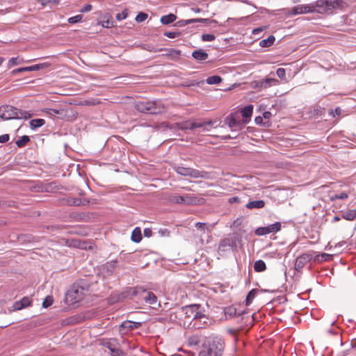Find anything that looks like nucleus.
I'll list each match as a JSON object with an SVG mask.
<instances>
[{"label": "nucleus", "instance_id": "f257e3e1", "mask_svg": "<svg viewBox=\"0 0 356 356\" xmlns=\"http://www.w3.org/2000/svg\"><path fill=\"white\" fill-rule=\"evenodd\" d=\"M225 350L224 341L218 337H209L204 341L199 356H222Z\"/></svg>", "mask_w": 356, "mask_h": 356}, {"label": "nucleus", "instance_id": "f03ea898", "mask_svg": "<svg viewBox=\"0 0 356 356\" xmlns=\"http://www.w3.org/2000/svg\"><path fill=\"white\" fill-rule=\"evenodd\" d=\"M123 298H133L138 297L140 300H144L146 303L149 305H155L157 301V298L152 291H149L141 286L130 287L123 291Z\"/></svg>", "mask_w": 356, "mask_h": 356}, {"label": "nucleus", "instance_id": "7ed1b4c3", "mask_svg": "<svg viewBox=\"0 0 356 356\" xmlns=\"http://www.w3.org/2000/svg\"><path fill=\"white\" fill-rule=\"evenodd\" d=\"M135 108L140 113L159 115L165 111V107L161 100H143L135 104Z\"/></svg>", "mask_w": 356, "mask_h": 356}, {"label": "nucleus", "instance_id": "20e7f679", "mask_svg": "<svg viewBox=\"0 0 356 356\" xmlns=\"http://www.w3.org/2000/svg\"><path fill=\"white\" fill-rule=\"evenodd\" d=\"M31 117V115L26 111H22L10 105H3L0 106V118L2 120H7L11 119H24L27 120Z\"/></svg>", "mask_w": 356, "mask_h": 356}, {"label": "nucleus", "instance_id": "39448f33", "mask_svg": "<svg viewBox=\"0 0 356 356\" xmlns=\"http://www.w3.org/2000/svg\"><path fill=\"white\" fill-rule=\"evenodd\" d=\"M44 112L51 117H57L58 119L73 121L78 115V113L72 107H67L59 109L46 108Z\"/></svg>", "mask_w": 356, "mask_h": 356}, {"label": "nucleus", "instance_id": "423d86ee", "mask_svg": "<svg viewBox=\"0 0 356 356\" xmlns=\"http://www.w3.org/2000/svg\"><path fill=\"white\" fill-rule=\"evenodd\" d=\"M342 3L341 0H317L311 6L313 7L314 13L316 12L320 14L332 13V11L338 8Z\"/></svg>", "mask_w": 356, "mask_h": 356}, {"label": "nucleus", "instance_id": "0eeeda50", "mask_svg": "<svg viewBox=\"0 0 356 356\" xmlns=\"http://www.w3.org/2000/svg\"><path fill=\"white\" fill-rule=\"evenodd\" d=\"M200 305L193 304L181 308L179 314L181 316L184 323H188L192 326L193 321L200 312Z\"/></svg>", "mask_w": 356, "mask_h": 356}, {"label": "nucleus", "instance_id": "6e6552de", "mask_svg": "<svg viewBox=\"0 0 356 356\" xmlns=\"http://www.w3.org/2000/svg\"><path fill=\"white\" fill-rule=\"evenodd\" d=\"M85 288L79 284H74L65 295V301L68 305H74L80 302L84 297Z\"/></svg>", "mask_w": 356, "mask_h": 356}, {"label": "nucleus", "instance_id": "1a4fd4ad", "mask_svg": "<svg viewBox=\"0 0 356 356\" xmlns=\"http://www.w3.org/2000/svg\"><path fill=\"white\" fill-rule=\"evenodd\" d=\"M240 241L241 236L239 234L237 233H232L220 241L218 250L220 252H225L228 249L235 250H236L237 245Z\"/></svg>", "mask_w": 356, "mask_h": 356}, {"label": "nucleus", "instance_id": "9d476101", "mask_svg": "<svg viewBox=\"0 0 356 356\" xmlns=\"http://www.w3.org/2000/svg\"><path fill=\"white\" fill-rule=\"evenodd\" d=\"M175 170L179 175L183 176H188L192 178L207 179L209 177V172L206 171H200L191 168H186L183 166H175Z\"/></svg>", "mask_w": 356, "mask_h": 356}, {"label": "nucleus", "instance_id": "9b49d317", "mask_svg": "<svg viewBox=\"0 0 356 356\" xmlns=\"http://www.w3.org/2000/svg\"><path fill=\"white\" fill-rule=\"evenodd\" d=\"M213 323V320L208 316H206L202 312L200 311L197 316L195 318L192 327L194 329H204L209 327Z\"/></svg>", "mask_w": 356, "mask_h": 356}, {"label": "nucleus", "instance_id": "f8f14e48", "mask_svg": "<svg viewBox=\"0 0 356 356\" xmlns=\"http://www.w3.org/2000/svg\"><path fill=\"white\" fill-rule=\"evenodd\" d=\"M213 124V122L212 120L205 121L202 122H190L186 121L184 122L179 125V129L181 130H186L190 129L193 130L195 128H204V130H208L206 129V126L212 127Z\"/></svg>", "mask_w": 356, "mask_h": 356}, {"label": "nucleus", "instance_id": "ddd939ff", "mask_svg": "<svg viewBox=\"0 0 356 356\" xmlns=\"http://www.w3.org/2000/svg\"><path fill=\"white\" fill-rule=\"evenodd\" d=\"M169 200L172 203L188 205L196 204L197 198L188 194L185 195H173L170 196Z\"/></svg>", "mask_w": 356, "mask_h": 356}, {"label": "nucleus", "instance_id": "4468645a", "mask_svg": "<svg viewBox=\"0 0 356 356\" xmlns=\"http://www.w3.org/2000/svg\"><path fill=\"white\" fill-rule=\"evenodd\" d=\"M312 255L309 253H305L299 256L295 262L296 270L300 272L302 268L312 260Z\"/></svg>", "mask_w": 356, "mask_h": 356}, {"label": "nucleus", "instance_id": "2eb2a0df", "mask_svg": "<svg viewBox=\"0 0 356 356\" xmlns=\"http://www.w3.org/2000/svg\"><path fill=\"white\" fill-rule=\"evenodd\" d=\"M313 7L311 4L307 5H298L293 8H292L289 11V14L291 15H296L298 14H305L309 13H314V10H312Z\"/></svg>", "mask_w": 356, "mask_h": 356}, {"label": "nucleus", "instance_id": "dca6fc26", "mask_svg": "<svg viewBox=\"0 0 356 356\" xmlns=\"http://www.w3.org/2000/svg\"><path fill=\"white\" fill-rule=\"evenodd\" d=\"M49 66V64L47 63H41V64H37L29 67H19L17 69H15L11 72L12 74H16L21 72H31V71H36L42 70L46 67Z\"/></svg>", "mask_w": 356, "mask_h": 356}, {"label": "nucleus", "instance_id": "f3484780", "mask_svg": "<svg viewBox=\"0 0 356 356\" xmlns=\"http://www.w3.org/2000/svg\"><path fill=\"white\" fill-rule=\"evenodd\" d=\"M225 122L232 131L241 129L243 126V123L239 120H236L232 114L225 119Z\"/></svg>", "mask_w": 356, "mask_h": 356}, {"label": "nucleus", "instance_id": "a211bd4d", "mask_svg": "<svg viewBox=\"0 0 356 356\" xmlns=\"http://www.w3.org/2000/svg\"><path fill=\"white\" fill-rule=\"evenodd\" d=\"M142 325V323L140 322H134L131 321H126L123 322L120 327V332H122L123 330H126V332L131 331L137 328H139Z\"/></svg>", "mask_w": 356, "mask_h": 356}, {"label": "nucleus", "instance_id": "6ab92c4d", "mask_svg": "<svg viewBox=\"0 0 356 356\" xmlns=\"http://www.w3.org/2000/svg\"><path fill=\"white\" fill-rule=\"evenodd\" d=\"M224 312L225 316L229 318L239 316L244 314L243 311H238V309L234 306L226 307L224 309Z\"/></svg>", "mask_w": 356, "mask_h": 356}, {"label": "nucleus", "instance_id": "aec40b11", "mask_svg": "<svg viewBox=\"0 0 356 356\" xmlns=\"http://www.w3.org/2000/svg\"><path fill=\"white\" fill-rule=\"evenodd\" d=\"M192 56L197 61H203L208 58L209 54L204 50L200 49L192 53Z\"/></svg>", "mask_w": 356, "mask_h": 356}, {"label": "nucleus", "instance_id": "412c9836", "mask_svg": "<svg viewBox=\"0 0 356 356\" xmlns=\"http://www.w3.org/2000/svg\"><path fill=\"white\" fill-rule=\"evenodd\" d=\"M252 111L253 106L251 104H249L241 108V113L243 118L245 119V122H247V121L250 119V117L252 116Z\"/></svg>", "mask_w": 356, "mask_h": 356}, {"label": "nucleus", "instance_id": "4be33fe9", "mask_svg": "<svg viewBox=\"0 0 356 356\" xmlns=\"http://www.w3.org/2000/svg\"><path fill=\"white\" fill-rule=\"evenodd\" d=\"M266 202L264 200H254L249 202L245 207L249 209H252L264 208Z\"/></svg>", "mask_w": 356, "mask_h": 356}, {"label": "nucleus", "instance_id": "5701e85b", "mask_svg": "<svg viewBox=\"0 0 356 356\" xmlns=\"http://www.w3.org/2000/svg\"><path fill=\"white\" fill-rule=\"evenodd\" d=\"M281 223L280 222H276L272 225H268V234H270L269 236L270 238H275L276 237H273L275 232H277L281 229Z\"/></svg>", "mask_w": 356, "mask_h": 356}, {"label": "nucleus", "instance_id": "b1692460", "mask_svg": "<svg viewBox=\"0 0 356 356\" xmlns=\"http://www.w3.org/2000/svg\"><path fill=\"white\" fill-rule=\"evenodd\" d=\"M177 19V16L175 14L170 13L167 15L162 16L161 17V22L163 24L167 25L172 23Z\"/></svg>", "mask_w": 356, "mask_h": 356}, {"label": "nucleus", "instance_id": "393cba45", "mask_svg": "<svg viewBox=\"0 0 356 356\" xmlns=\"http://www.w3.org/2000/svg\"><path fill=\"white\" fill-rule=\"evenodd\" d=\"M163 50H165L167 51L165 56L170 57L172 59H177L179 56L181 55V51L178 49H163Z\"/></svg>", "mask_w": 356, "mask_h": 356}, {"label": "nucleus", "instance_id": "a878e982", "mask_svg": "<svg viewBox=\"0 0 356 356\" xmlns=\"http://www.w3.org/2000/svg\"><path fill=\"white\" fill-rule=\"evenodd\" d=\"M131 240L135 243H139L142 240L141 230L139 227H136L131 234Z\"/></svg>", "mask_w": 356, "mask_h": 356}, {"label": "nucleus", "instance_id": "bb28decb", "mask_svg": "<svg viewBox=\"0 0 356 356\" xmlns=\"http://www.w3.org/2000/svg\"><path fill=\"white\" fill-rule=\"evenodd\" d=\"M44 123H45L44 120L41 119V118L31 120L29 122L30 127L33 129H35L42 127V125L44 124Z\"/></svg>", "mask_w": 356, "mask_h": 356}, {"label": "nucleus", "instance_id": "cd10ccee", "mask_svg": "<svg viewBox=\"0 0 356 356\" xmlns=\"http://www.w3.org/2000/svg\"><path fill=\"white\" fill-rule=\"evenodd\" d=\"M254 269L256 272H263L266 269V265L263 260H257L254 262Z\"/></svg>", "mask_w": 356, "mask_h": 356}, {"label": "nucleus", "instance_id": "c85d7f7f", "mask_svg": "<svg viewBox=\"0 0 356 356\" xmlns=\"http://www.w3.org/2000/svg\"><path fill=\"white\" fill-rule=\"evenodd\" d=\"M342 218L347 220H353L356 218V209L349 210L342 214Z\"/></svg>", "mask_w": 356, "mask_h": 356}, {"label": "nucleus", "instance_id": "c756f323", "mask_svg": "<svg viewBox=\"0 0 356 356\" xmlns=\"http://www.w3.org/2000/svg\"><path fill=\"white\" fill-rule=\"evenodd\" d=\"M187 25L196 22H204V23H216L217 22L215 19H204V18H196V19H186Z\"/></svg>", "mask_w": 356, "mask_h": 356}, {"label": "nucleus", "instance_id": "7c9ffc66", "mask_svg": "<svg viewBox=\"0 0 356 356\" xmlns=\"http://www.w3.org/2000/svg\"><path fill=\"white\" fill-rule=\"evenodd\" d=\"M259 291L258 289H252L247 295L246 299H245V303L246 305H249L254 298L255 297L256 294Z\"/></svg>", "mask_w": 356, "mask_h": 356}, {"label": "nucleus", "instance_id": "2f4dec72", "mask_svg": "<svg viewBox=\"0 0 356 356\" xmlns=\"http://www.w3.org/2000/svg\"><path fill=\"white\" fill-rule=\"evenodd\" d=\"M222 78L218 75L211 76L207 79V83L209 85L218 84L222 81Z\"/></svg>", "mask_w": 356, "mask_h": 356}, {"label": "nucleus", "instance_id": "473e14b6", "mask_svg": "<svg viewBox=\"0 0 356 356\" xmlns=\"http://www.w3.org/2000/svg\"><path fill=\"white\" fill-rule=\"evenodd\" d=\"M65 202L68 206L80 207L81 198L68 197Z\"/></svg>", "mask_w": 356, "mask_h": 356}, {"label": "nucleus", "instance_id": "72a5a7b5", "mask_svg": "<svg viewBox=\"0 0 356 356\" xmlns=\"http://www.w3.org/2000/svg\"><path fill=\"white\" fill-rule=\"evenodd\" d=\"M29 141L30 138L28 136H23L16 141V145L19 147H23L26 146Z\"/></svg>", "mask_w": 356, "mask_h": 356}, {"label": "nucleus", "instance_id": "f704fd0d", "mask_svg": "<svg viewBox=\"0 0 356 356\" xmlns=\"http://www.w3.org/2000/svg\"><path fill=\"white\" fill-rule=\"evenodd\" d=\"M270 143L273 144V145H277L279 146H286L287 147L288 146V143H290V141H288L286 140H284L283 138H277V140H270Z\"/></svg>", "mask_w": 356, "mask_h": 356}, {"label": "nucleus", "instance_id": "c9c22d12", "mask_svg": "<svg viewBox=\"0 0 356 356\" xmlns=\"http://www.w3.org/2000/svg\"><path fill=\"white\" fill-rule=\"evenodd\" d=\"M107 347L114 356H123V351L120 348H113L111 343Z\"/></svg>", "mask_w": 356, "mask_h": 356}, {"label": "nucleus", "instance_id": "e433bc0d", "mask_svg": "<svg viewBox=\"0 0 356 356\" xmlns=\"http://www.w3.org/2000/svg\"><path fill=\"white\" fill-rule=\"evenodd\" d=\"M142 49H145V50H147V51H151V52H159V51H163V48H161V49H156L154 47L150 45V44H143L142 46H141Z\"/></svg>", "mask_w": 356, "mask_h": 356}, {"label": "nucleus", "instance_id": "4c0bfd02", "mask_svg": "<svg viewBox=\"0 0 356 356\" xmlns=\"http://www.w3.org/2000/svg\"><path fill=\"white\" fill-rule=\"evenodd\" d=\"M54 302V298L51 296H48L46 297V298L42 302V307L44 308H47L50 307Z\"/></svg>", "mask_w": 356, "mask_h": 356}, {"label": "nucleus", "instance_id": "58836bf2", "mask_svg": "<svg viewBox=\"0 0 356 356\" xmlns=\"http://www.w3.org/2000/svg\"><path fill=\"white\" fill-rule=\"evenodd\" d=\"M147 17L148 15L147 13L140 12L136 15L135 19L137 22H143L146 20Z\"/></svg>", "mask_w": 356, "mask_h": 356}, {"label": "nucleus", "instance_id": "ea45409f", "mask_svg": "<svg viewBox=\"0 0 356 356\" xmlns=\"http://www.w3.org/2000/svg\"><path fill=\"white\" fill-rule=\"evenodd\" d=\"M254 233L257 236H263L267 234V227H261L255 229Z\"/></svg>", "mask_w": 356, "mask_h": 356}, {"label": "nucleus", "instance_id": "a19ab883", "mask_svg": "<svg viewBox=\"0 0 356 356\" xmlns=\"http://www.w3.org/2000/svg\"><path fill=\"white\" fill-rule=\"evenodd\" d=\"M83 16L82 15H77L76 16L70 17L68 19V22L70 24H75L79 22L82 20Z\"/></svg>", "mask_w": 356, "mask_h": 356}, {"label": "nucleus", "instance_id": "79ce46f5", "mask_svg": "<svg viewBox=\"0 0 356 356\" xmlns=\"http://www.w3.org/2000/svg\"><path fill=\"white\" fill-rule=\"evenodd\" d=\"M163 35L169 38H175L177 37L181 36V32H172V31H166L163 33Z\"/></svg>", "mask_w": 356, "mask_h": 356}, {"label": "nucleus", "instance_id": "37998d69", "mask_svg": "<svg viewBox=\"0 0 356 356\" xmlns=\"http://www.w3.org/2000/svg\"><path fill=\"white\" fill-rule=\"evenodd\" d=\"M38 1L40 2L41 5L44 7L49 3L57 5L58 4L60 0H38Z\"/></svg>", "mask_w": 356, "mask_h": 356}, {"label": "nucleus", "instance_id": "c03bdc74", "mask_svg": "<svg viewBox=\"0 0 356 356\" xmlns=\"http://www.w3.org/2000/svg\"><path fill=\"white\" fill-rule=\"evenodd\" d=\"M22 61H23L22 59L19 60V58H17V57H16V58H11L8 60V65H9V66L17 65H19V64L22 63Z\"/></svg>", "mask_w": 356, "mask_h": 356}, {"label": "nucleus", "instance_id": "a18cd8bd", "mask_svg": "<svg viewBox=\"0 0 356 356\" xmlns=\"http://www.w3.org/2000/svg\"><path fill=\"white\" fill-rule=\"evenodd\" d=\"M188 343L190 345H198L200 343V339L197 336H192L188 338Z\"/></svg>", "mask_w": 356, "mask_h": 356}, {"label": "nucleus", "instance_id": "49530a36", "mask_svg": "<svg viewBox=\"0 0 356 356\" xmlns=\"http://www.w3.org/2000/svg\"><path fill=\"white\" fill-rule=\"evenodd\" d=\"M202 41H213L215 40L216 37L213 34H203L202 35Z\"/></svg>", "mask_w": 356, "mask_h": 356}, {"label": "nucleus", "instance_id": "de8ad7c7", "mask_svg": "<svg viewBox=\"0 0 356 356\" xmlns=\"http://www.w3.org/2000/svg\"><path fill=\"white\" fill-rule=\"evenodd\" d=\"M348 197V195L347 193L346 192H341V193L339 194H336L332 198V200H336V199H339V200H345V199H347Z\"/></svg>", "mask_w": 356, "mask_h": 356}, {"label": "nucleus", "instance_id": "09e8293b", "mask_svg": "<svg viewBox=\"0 0 356 356\" xmlns=\"http://www.w3.org/2000/svg\"><path fill=\"white\" fill-rule=\"evenodd\" d=\"M127 15H128L127 10V9H125L122 13H118L116 15L115 17L118 21H121V20L127 18Z\"/></svg>", "mask_w": 356, "mask_h": 356}, {"label": "nucleus", "instance_id": "8fccbe9b", "mask_svg": "<svg viewBox=\"0 0 356 356\" xmlns=\"http://www.w3.org/2000/svg\"><path fill=\"white\" fill-rule=\"evenodd\" d=\"M285 73H286V72L284 68H278L276 70V74L281 79H285Z\"/></svg>", "mask_w": 356, "mask_h": 356}, {"label": "nucleus", "instance_id": "3c124183", "mask_svg": "<svg viewBox=\"0 0 356 356\" xmlns=\"http://www.w3.org/2000/svg\"><path fill=\"white\" fill-rule=\"evenodd\" d=\"M20 302L23 303L24 308L31 305V300L28 297H24L22 300H20Z\"/></svg>", "mask_w": 356, "mask_h": 356}, {"label": "nucleus", "instance_id": "603ef678", "mask_svg": "<svg viewBox=\"0 0 356 356\" xmlns=\"http://www.w3.org/2000/svg\"><path fill=\"white\" fill-rule=\"evenodd\" d=\"M329 114L335 117L336 115H339L341 114V108L339 107H337L334 110L330 109L329 111Z\"/></svg>", "mask_w": 356, "mask_h": 356}, {"label": "nucleus", "instance_id": "864d4df0", "mask_svg": "<svg viewBox=\"0 0 356 356\" xmlns=\"http://www.w3.org/2000/svg\"><path fill=\"white\" fill-rule=\"evenodd\" d=\"M280 84V81L274 78L268 77V87L272 86H277Z\"/></svg>", "mask_w": 356, "mask_h": 356}, {"label": "nucleus", "instance_id": "5fc2aeb1", "mask_svg": "<svg viewBox=\"0 0 356 356\" xmlns=\"http://www.w3.org/2000/svg\"><path fill=\"white\" fill-rule=\"evenodd\" d=\"M92 5L90 4H86L84 6H83L81 10H80V12L81 13H87V12H89L92 10Z\"/></svg>", "mask_w": 356, "mask_h": 356}, {"label": "nucleus", "instance_id": "6e6d98bb", "mask_svg": "<svg viewBox=\"0 0 356 356\" xmlns=\"http://www.w3.org/2000/svg\"><path fill=\"white\" fill-rule=\"evenodd\" d=\"M13 307H14V309L15 310H20V309H22L24 307L23 306V303H22L19 301H16L15 303H14V305H13Z\"/></svg>", "mask_w": 356, "mask_h": 356}, {"label": "nucleus", "instance_id": "4d7b16f0", "mask_svg": "<svg viewBox=\"0 0 356 356\" xmlns=\"http://www.w3.org/2000/svg\"><path fill=\"white\" fill-rule=\"evenodd\" d=\"M10 139L9 134H3L0 136V143H5L8 142Z\"/></svg>", "mask_w": 356, "mask_h": 356}, {"label": "nucleus", "instance_id": "13d9d810", "mask_svg": "<svg viewBox=\"0 0 356 356\" xmlns=\"http://www.w3.org/2000/svg\"><path fill=\"white\" fill-rule=\"evenodd\" d=\"M187 25V22H186V19H181V20H179L178 22H177L174 26H178V27H181V26H184Z\"/></svg>", "mask_w": 356, "mask_h": 356}, {"label": "nucleus", "instance_id": "bf43d9fd", "mask_svg": "<svg viewBox=\"0 0 356 356\" xmlns=\"http://www.w3.org/2000/svg\"><path fill=\"white\" fill-rule=\"evenodd\" d=\"M117 266V261H111L106 264V266L108 268H115Z\"/></svg>", "mask_w": 356, "mask_h": 356}, {"label": "nucleus", "instance_id": "052dcab7", "mask_svg": "<svg viewBox=\"0 0 356 356\" xmlns=\"http://www.w3.org/2000/svg\"><path fill=\"white\" fill-rule=\"evenodd\" d=\"M206 227H207V224L204 222H197L195 224V227L197 229L204 230Z\"/></svg>", "mask_w": 356, "mask_h": 356}, {"label": "nucleus", "instance_id": "680f3d73", "mask_svg": "<svg viewBox=\"0 0 356 356\" xmlns=\"http://www.w3.org/2000/svg\"><path fill=\"white\" fill-rule=\"evenodd\" d=\"M143 233L146 237H150L152 235V231L150 228H145Z\"/></svg>", "mask_w": 356, "mask_h": 356}, {"label": "nucleus", "instance_id": "e2e57ef3", "mask_svg": "<svg viewBox=\"0 0 356 356\" xmlns=\"http://www.w3.org/2000/svg\"><path fill=\"white\" fill-rule=\"evenodd\" d=\"M265 29V27L262 26V27H259V28H256V29H254L252 30V34L253 35H258L259 34L261 31H264V29Z\"/></svg>", "mask_w": 356, "mask_h": 356}, {"label": "nucleus", "instance_id": "0e129e2a", "mask_svg": "<svg viewBox=\"0 0 356 356\" xmlns=\"http://www.w3.org/2000/svg\"><path fill=\"white\" fill-rule=\"evenodd\" d=\"M90 203V201L88 198L81 199L80 206H86Z\"/></svg>", "mask_w": 356, "mask_h": 356}, {"label": "nucleus", "instance_id": "69168bd1", "mask_svg": "<svg viewBox=\"0 0 356 356\" xmlns=\"http://www.w3.org/2000/svg\"><path fill=\"white\" fill-rule=\"evenodd\" d=\"M275 40L273 35H268V47L271 46Z\"/></svg>", "mask_w": 356, "mask_h": 356}, {"label": "nucleus", "instance_id": "338daca9", "mask_svg": "<svg viewBox=\"0 0 356 356\" xmlns=\"http://www.w3.org/2000/svg\"><path fill=\"white\" fill-rule=\"evenodd\" d=\"M104 23H105L103 24V26L104 27L109 28L113 26V22H110L109 20L104 22Z\"/></svg>", "mask_w": 356, "mask_h": 356}, {"label": "nucleus", "instance_id": "774afa93", "mask_svg": "<svg viewBox=\"0 0 356 356\" xmlns=\"http://www.w3.org/2000/svg\"><path fill=\"white\" fill-rule=\"evenodd\" d=\"M86 215L84 213H78L76 216V218L78 220H84Z\"/></svg>", "mask_w": 356, "mask_h": 356}]
</instances>
